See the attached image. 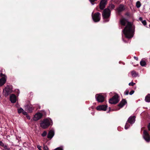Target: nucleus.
<instances>
[{
	"label": "nucleus",
	"instance_id": "f257e3e1",
	"mask_svg": "<svg viewBox=\"0 0 150 150\" xmlns=\"http://www.w3.org/2000/svg\"><path fill=\"white\" fill-rule=\"evenodd\" d=\"M127 24L123 30L124 34L127 38H130L133 37L132 25L130 22H128L127 19L122 18L120 20V23L122 26H125L126 23Z\"/></svg>",
	"mask_w": 150,
	"mask_h": 150
},
{
	"label": "nucleus",
	"instance_id": "f03ea898",
	"mask_svg": "<svg viewBox=\"0 0 150 150\" xmlns=\"http://www.w3.org/2000/svg\"><path fill=\"white\" fill-rule=\"evenodd\" d=\"M110 13L111 11L108 8H106L104 10L102 15L105 22H107L109 21Z\"/></svg>",
	"mask_w": 150,
	"mask_h": 150
},
{
	"label": "nucleus",
	"instance_id": "7ed1b4c3",
	"mask_svg": "<svg viewBox=\"0 0 150 150\" xmlns=\"http://www.w3.org/2000/svg\"><path fill=\"white\" fill-rule=\"evenodd\" d=\"M53 123L52 120L50 118L44 119L40 124V126L43 129L47 128Z\"/></svg>",
	"mask_w": 150,
	"mask_h": 150
},
{
	"label": "nucleus",
	"instance_id": "20e7f679",
	"mask_svg": "<svg viewBox=\"0 0 150 150\" xmlns=\"http://www.w3.org/2000/svg\"><path fill=\"white\" fill-rule=\"evenodd\" d=\"M118 94H115L112 98L110 99L109 102L111 104H116L119 101Z\"/></svg>",
	"mask_w": 150,
	"mask_h": 150
},
{
	"label": "nucleus",
	"instance_id": "39448f33",
	"mask_svg": "<svg viewBox=\"0 0 150 150\" xmlns=\"http://www.w3.org/2000/svg\"><path fill=\"white\" fill-rule=\"evenodd\" d=\"M12 91V88L9 86H7L3 89V93H4V95L6 97L8 96Z\"/></svg>",
	"mask_w": 150,
	"mask_h": 150
},
{
	"label": "nucleus",
	"instance_id": "423d86ee",
	"mask_svg": "<svg viewBox=\"0 0 150 150\" xmlns=\"http://www.w3.org/2000/svg\"><path fill=\"white\" fill-rule=\"evenodd\" d=\"M100 13L99 12H97L93 15L92 14V16L93 20L95 22H99L100 19Z\"/></svg>",
	"mask_w": 150,
	"mask_h": 150
},
{
	"label": "nucleus",
	"instance_id": "0eeeda50",
	"mask_svg": "<svg viewBox=\"0 0 150 150\" xmlns=\"http://www.w3.org/2000/svg\"><path fill=\"white\" fill-rule=\"evenodd\" d=\"M96 100L99 103H102L104 101L105 97L101 94H97L96 95Z\"/></svg>",
	"mask_w": 150,
	"mask_h": 150
},
{
	"label": "nucleus",
	"instance_id": "6e6552de",
	"mask_svg": "<svg viewBox=\"0 0 150 150\" xmlns=\"http://www.w3.org/2000/svg\"><path fill=\"white\" fill-rule=\"evenodd\" d=\"M127 103V101L125 99H122L120 103L117 105L116 108V110H117L120 109Z\"/></svg>",
	"mask_w": 150,
	"mask_h": 150
},
{
	"label": "nucleus",
	"instance_id": "1a4fd4ad",
	"mask_svg": "<svg viewBox=\"0 0 150 150\" xmlns=\"http://www.w3.org/2000/svg\"><path fill=\"white\" fill-rule=\"evenodd\" d=\"M143 137L147 142H149L150 141V135L146 130L143 131Z\"/></svg>",
	"mask_w": 150,
	"mask_h": 150
},
{
	"label": "nucleus",
	"instance_id": "9d476101",
	"mask_svg": "<svg viewBox=\"0 0 150 150\" xmlns=\"http://www.w3.org/2000/svg\"><path fill=\"white\" fill-rule=\"evenodd\" d=\"M107 0H101L99 4V8L101 10H103L105 8L107 4Z\"/></svg>",
	"mask_w": 150,
	"mask_h": 150
},
{
	"label": "nucleus",
	"instance_id": "9b49d317",
	"mask_svg": "<svg viewBox=\"0 0 150 150\" xmlns=\"http://www.w3.org/2000/svg\"><path fill=\"white\" fill-rule=\"evenodd\" d=\"M107 107V106L105 105H100L97 107L96 109L99 111H106Z\"/></svg>",
	"mask_w": 150,
	"mask_h": 150
},
{
	"label": "nucleus",
	"instance_id": "f8f14e48",
	"mask_svg": "<svg viewBox=\"0 0 150 150\" xmlns=\"http://www.w3.org/2000/svg\"><path fill=\"white\" fill-rule=\"evenodd\" d=\"M42 116V114L41 113L36 114L33 117V120L34 121H37L41 119Z\"/></svg>",
	"mask_w": 150,
	"mask_h": 150
},
{
	"label": "nucleus",
	"instance_id": "ddd939ff",
	"mask_svg": "<svg viewBox=\"0 0 150 150\" xmlns=\"http://www.w3.org/2000/svg\"><path fill=\"white\" fill-rule=\"evenodd\" d=\"M135 116H131L128 118L127 121L131 124H132L135 122Z\"/></svg>",
	"mask_w": 150,
	"mask_h": 150
},
{
	"label": "nucleus",
	"instance_id": "4468645a",
	"mask_svg": "<svg viewBox=\"0 0 150 150\" xmlns=\"http://www.w3.org/2000/svg\"><path fill=\"white\" fill-rule=\"evenodd\" d=\"M125 9L124 6L123 5L120 4L118 8L117 9L119 14H120V13L124 10Z\"/></svg>",
	"mask_w": 150,
	"mask_h": 150
},
{
	"label": "nucleus",
	"instance_id": "2eb2a0df",
	"mask_svg": "<svg viewBox=\"0 0 150 150\" xmlns=\"http://www.w3.org/2000/svg\"><path fill=\"white\" fill-rule=\"evenodd\" d=\"M25 110L28 111L29 113H31L34 108L31 105H27L25 106Z\"/></svg>",
	"mask_w": 150,
	"mask_h": 150
},
{
	"label": "nucleus",
	"instance_id": "dca6fc26",
	"mask_svg": "<svg viewBox=\"0 0 150 150\" xmlns=\"http://www.w3.org/2000/svg\"><path fill=\"white\" fill-rule=\"evenodd\" d=\"M10 100L11 103H15L16 100V97L14 94H12L10 96Z\"/></svg>",
	"mask_w": 150,
	"mask_h": 150
},
{
	"label": "nucleus",
	"instance_id": "f3484780",
	"mask_svg": "<svg viewBox=\"0 0 150 150\" xmlns=\"http://www.w3.org/2000/svg\"><path fill=\"white\" fill-rule=\"evenodd\" d=\"M54 131L52 130H50L48 134L47 138L50 139H51L54 135Z\"/></svg>",
	"mask_w": 150,
	"mask_h": 150
},
{
	"label": "nucleus",
	"instance_id": "a211bd4d",
	"mask_svg": "<svg viewBox=\"0 0 150 150\" xmlns=\"http://www.w3.org/2000/svg\"><path fill=\"white\" fill-rule=\"evenodd\" d=\"M6 79L5 77H3L0 79V86L3 85L6 83Z\"/></svg>",
	"mask_w": 150,
	"mask_h": 150
},
{
	"label": "nucleus",
	"instance_id": "6ab92c4d",
	"mask_svg": "<svg viewBox=\"0 0 150 150\" xmlns=\"http://www.w3.org/2000/svg\"><path fill=\"white\" fill-rule=\"evenodd\" d=\"M145 101L147 102H150V94H148L145 97Z\"/></svg>",
	"mask_w": 150,
	"mask_h": 150
},
{
	"label": "nucleus",
	"instance_id": "aec40b11",
	"mask_svg": "<svg viewBox=\"0 0 150 150\" xmlns=\"http://www.w3.org/2000/svg\"><path fill=\"white\" fill-rule=\"evenodd\" d=\"M131 74L133 77H136L138 75V73H136V71L134 70L131 72Z\"/></svg>",
	"mask_w": 150,
	"mask_h": 150
},
{
	"label": "nucleus",
	"instance_id": "412c9836",
	"mask_svg": "<svg viewBox=\"0 0 150 150\" xmlns=\"http://www.w3.org/2000/svg\"><path fill=\"white\" fill-rule=\"evenodd\" d=\"M140 65L142 67H145L146 65V63L145 61L143 60H142L140 62Z\"/></svg>",
	"mask_w": 150,
	"mask_h": 150
},
{
	"label": "nucleus",
	"instance_id": "4be33fe9",
	"mask_svg": "<svg viewBox=\"0 0 150 150\" xmlns=\"http://www.w3.org/2000/svg\"><path fill=\"white\" fill-rule=\"evenodd\" d=\"M128 122H127H127L125 127V129H128L130 127V124Z\"/></svg>",
	"mask_w": 150,
	"mask_h": 150
},
{
	"label": "nucleus",
	"instance_id": "5701e85b",
	"mask_svg": "<svg viewBox=\"0 0 150 150\" xmlns=\"http://www.w3.org/2000/svg\"><path fill=\"white\" fill-rule=\"evenodd\" d=\"M141 3L139 1H138L136 2V6L137 8H139L141 6Z\"/></svg>",
	"mask_w": 150,
	"mask_h": 150
},
{
	"label": "nucleus",
	"instance_id": "b1692460",
	"mask_svg": "<svg viewBox=\"0 0 150 150\" xmlns=\"http://www.w3.org/2000/svg\"><path fill=\"white\" fill-rule=\"evenodd\" d=\"M18 113L19 114L22 113L24 111L23 109L21 108H20L19 109H18Z\"/></svg>",
	"mask_w": 150,
	"mask_h": 150
},
{
	"label": "nucleus",
	"instance_id": "393cba45",
	"mask_svg": "<svg viewBox=\"0 0 150 150\" xmlns=\"http://www.w3.org/2000/svg\"><path fill=\"white\" fill-rule=\"evenodd\" d=\"M47 134V132L46 131H44L41 134V136L43 137H44L45 136H46Z\"/></svg>",
	"mask_w": 150,
	"mask_h": 150
},
{
	"label": "nucleus",
	"instance_id": "a878e982",
	"mask_svg": "<svg viewBox=\"0 0 150 150\" xmlns=\"http://www.w3.org/2000/svg\"><path fill=\"white\" fill-rule=\"evenodd\" d=\"M125 15L129 18L131 17V14L129 12H126L125 14Z\"/></svg>",
	"mask_w": 150,
	"mask_h": 150
},
{
	"label": "nucleus",
	"instance_id": "bb28decb",
	"mask_svg": "<svg viewBox=\"0 0 150 150\" xmlns=\"http://www.w3.org/2000/svg\"><path fill=\"white\" fill-rule=\"evenodd\" d=\"M3 147L6 150H11L10 148L8 147L7 145H4Z\"/></svg>",
	"mask_w": 150,
	"mask_h": 150
},
{
	"label": "nucleus",
	"instance_id": "cd10ccee",
	"mask_svg": "<svg viewBox=\"0 0 150 150\" xmlns=\"http://www.w3.org/2000/svg\"><path fill=\"white\" fill-rule=\"evenodd\" d=\"M142 23L143 24V25L144 26H146V25L147 23L146 21L145 20L142 21Z\"/></svg>",
	"mask_w": 150,
	"mask_h": 150
},
{
	"label": "nucleus",
	"instance_id": "c85d7f7f",
	"mask_svg": "<svg viewBox=\"0 0 150 150\" xmlns=\"http://www.w3.org/2000/svg\"><path fill=\"white\" fill-rule=\"evenodd\" d=\"M135 83H134L133 82H131L129 83V86H133L135 84Z\"/></svg>",
	"mask_w": 150,
	"mask_h": 150
},
{
	"label": "nucleus",
	"instance_id": "c756f323",
	"mask_svg": "<svg viewBox=\"0 0 150 150\" xmlns=\"http://www.w3.org/2000/svg\"><path fill=\"white\" fill-rule=\"evenodd\" d=\"M97 0H89L91 3L93 5L94 4V3Z\"/></svg>",
	"mask_w": 150,
	"mask_h": 150
},
{
	"label": "nucleus",
	"instance_id": "7c9ffc66",
	"mask_svg": "<svg viewBox=\"0 0 150 150\" xmlns=\"http://www.w3.org/2000/svg\"><path fill=\"white\" fill-rule=\"evenodd\" d=\"M129 91L126 90L124 92V94L126 95H128L129 94Z\"/></svg>",
	"mask_w": 150,
	"mask_h": 150
},
{
	"label": "nucleus",
	"instance_id": "2f4dec72",
	"mask_svg": "<svg viewBox=\"0 0 150 150\" xmlns=\"http://www.w3.org/2000/svg\"><path fill=\"white\" fill-rule=\"evenodd\" d=\"M4 144L3 142L0 140V146L2 147L4 146Z\"/></svg>",
	"mask_w": 150,
	"mask_h": 150
},
{
	"label": "nucleus",
	"instance_id": "473e14b6",
	"mask_svg": "<svg viewBox=\"0 0 150 150\" xmlns=\"http://www.w3.org/2000/svg\"><path fill=\"white\" fill-rule=\"evenodd\" d=\"M44 150H48V148L47 146H44Z\"/></svg>",
	"mask_w": 150,
	"mask_h": 150
},
{
	"label": "nucleus",
	"instance_id": "72a5a7b5",
	"mask_svg": "<svg viewBox=\"0 0 150 150\" xmlns=\"http://www.w3.org/2000/svg\"><path fill=\"white\" fill-rule=\"evenodd\" d=\"M134 91L132 90L130 91V92L129 93V94L130 95H132V94H133L134 93Z\"/></svg>",
	"mask_w": 150,
	"mask_h": 150
},
{
	"label": "nucleus",
	"instance_id": "f704fd0d",
	"mask_svg": "<svg viewBox=\"0 0 150 150\" xmlns=\"http://www.w3.org/2000/svg\"><path fill=\"white\" fill-rule=\"evenodd\" d=\"M22 113L24 115H25L26 116L27 115H28L27 113L24 110L23 111V112H22Z\"/></svg>",
	"mask_w": 150,
	"mask_h": 150
},
{
	"label": "nucleus",
	"instance_id": "c9c22d12",
	"mask_svg": "<svg viewBox=\"0 0 150 150\" xmlns=\"http://www.w3.org/2000/svg\"><path fill=\"white\" fill-rule=\"evenodd\" d=\"M54 150H63V149L62 148L58 147L55 149Z\"/></svg>",
	"mask_w": 150,
	"mask_h": 150
},
{
	"label": "nucleus",
	"instance_id": "e433bc0d",
	"mask_svg": "<svg viewBox=\"0 0 150 150\" xmlns=\"http://www.w3.org/2000/svg\"><path fill=\"white\" fill-rule=\"evenodd\" d=\"M26 117L28 119L30 120V116H29L28 115H26Z\"/></svg>",
	"mask_w": 150,
	"mask_h": 150
},
{
	"label": "nucleus",
	"instance_id": "4c0bfd02",
	"mask_svg": "<svg viewBox=\"0 0 150 150\" xmlns=\"http://www.w3.org/2000/svg\"><path fill=\"white\" fill-rule=\"evenodd\" d=\"M148 130L149 131H150V122L149 123V125H148Z\"/></svg>",
	"mask_w": 150,
	"mask_h": 150
},
{
	"label": "nucleus",
	"instance_id": "58836bf2",
	"mask_svg": "<svg viewBox=\"0 0 150 150\" xmlns=\"http://www.w3.org/2000/svg\"><path fill=\"white\" fill-rule=\"evenodd\" d=\"M115 7V6L113 4H112V5L111 6V8H112V9H113Z\"/></svg>",
	"mask_w": 150,
	"mask_h": 150
},
{
	"label": "nucleus",
	"instance_id": "ea45409f",
	"mask_svg": "<svg viewBox=\"0 0 150 150\" xmlns=\"http://www.w3.org/2000/svg\"><path fill=\"white\" fill-rule=\"evenodd\" d=\"M40 147L41 146H37V148L39 150H42V149H41Z\"/></svg>",
	"mask_w": 150,
	"mask_h": 150
},
{
	"label": "nucleus",
	"instance_id": "a19ab883",
	"mask_svg": "<svg viewBox=\"0 0 150 150\" xmlns=\"http://www.w3.org/2000/svg\"><path fill=\"white\" fill-rule=\"evenodd\" d=\"M134 58L137 61L138 60V57H135V56H134Z\"/></svg>",
	"mask_w": 150,
	"mask_h": 150
},
{
	"label": "nucleus",
	"instance_id": "79ce46f5",
	"mask_svg": "<svg viewBox=\"0 0 150 150\" xmlns=\"http://www.w3.org/2000/svg\"><path fill=\"white\" fill-rule=\"evenodd\" d=\"M142 17H140L139 18V20L140 21H141V22L142 21Z\"/></svg>",
	"mask_w": 150,
	"mask_h": 150
},
{
	"label": "nucleus",
	"instance_id": "37998d69",
	"mask_svg": "<svg viewBox=\"0 0 150 150\" xmlns=\"http://www.w3.org/2000/svg\"><path fill=\"white\" fill-rule=\"evenodd\" d=\"M0 76L1 77H2L4 76H5L2 73H1L0 74Z\"/></svg>",
	"mask_w": 150,
	"mask_h": 150
},
{
	"label": "nucleus",
	"instance_id": "c03bdc74",
	"mask_svg": "<svg viewBox=\"0 0 150 150\" xmlns=\"http://www.w3.org/2000/svg\"><path fill=\"white\" fill-rule=\"evenodd\" d=\"M110 111V109L109 111H108V112H109Z\"/></svg>",
	"mask_w": 150,
	"mask_h": 150
},
{
	"label": "nucleus",
	"instance_id": "a18cd8bd",
	"mask_svg": "<svg viewBox=\"0 0 150 150\" xmlns=\"http://www.w3.org/2000/svg\"><path fill=\"white\" fill-rule=\"evenodd\" d=\"M98 10V11H100V10Z\"/></svg>",
	"mask_w": 150,
	"mask_h": 150
}]
</instances>
